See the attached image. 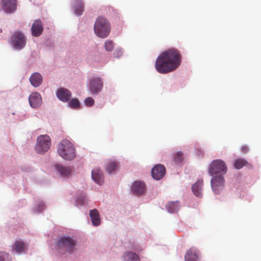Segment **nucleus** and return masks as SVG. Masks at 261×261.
I'll return each mask as SVG.
<instances>
[{"label": "nucleus", "instance_id": "obj_1", "mask_svg": "<svg viewBox=\"0 0 261 261\" xmlns=\"http://www.w3.org/2000/svg\"><path fill=\"white\" fill-rule=\"evenodd\" d=\"M181 55L175 48H170L158 57L155 64L156 70L161 73H167L176 69L181 62Z\"/></svg>", "mask_w": 261, "mask_h": 261}, {"label": "nucleus", "instance_id": "obj_2", "mask_svg": "<svg viewBox=\"0 0 261 261\" xmlns=\"http://www.w3.org/2000/svg\"><path fill=\"white\" fill-rule=\"evenodd\" d=\"M58 152L60 156L68 161L73 160L76 156L73 145L66 139L62 140L58 144Z\"/></svg>", "mask_w": 261, "mask_h": 261}, {"label": "nucleus", "instance_id": "obj_3", "mask_svg": "<svg viewBox=\"0 0 261 261\" xmlns=\"http://www.w3.org/2000/svg\"><path fill=\"white\" fill-rule=\"evenodd\" d=\"M94 30L98 37L106 38L110 32V24L105 17H98L94 23Z\"/></svg>", "mask_w": 261, "mask_h": 261}, {"label": "nucleus", "instance_id": "obj_4", "mask_svg": "<svg viewBox=\"0 0 261 261\" xmlns=\"http://www.w3.org/2000/svg\"><path fill=\"white\" fill-rule=\"evenodd\" d=\"M50 146V137L47 135H42L38 137L35 149L38 153L43 154L49 149Z\"/></svg>", "mask_w": 261, "mask_h": 261}, {"label": "nucleus", "instance_id": "obj_5", "mask_svg": "<svg viewBox=\"0 0 261 261\" xmlns=\"http://www.w3.org/2000/svg\"><path fill=\"white\" fill-rule=\"evenodd\" d=\"M75 245L74 240L68 237L61 238L57 243V246L61 252H68L69 254L73 253Z\"/></svg>", "mask_w": 261, "mask_h": 261}, {"label": "nucleus", "instance_id": "obj_6", "mask_svg": "<svg viewBox=\"0 0 261 261\" xmlns=\"http://www.w3.org/2000/svg\"><path fill=\"white\" fill-rule=\"evenodd\" d=\"M227 168L225 163L221 160L213 161L211 164L208 172L211 175L216 174L224 175L227 172Z\"/></svg>", "mask_w": 261, "mask_h": 261}, {"label": "nucleus", "instance_id": "obj_7", "mask_svg": "<svg viewBox=\"0 0 261 261\" xmlns=\"http://www.w3.org/2000/svg\"><path fill=\"white\" fill-rule=\"evenodd\" d=\"M11 42L15 49H21L25 45V38L20 32H15L11 37Z\"/></svg>", "mask_w": 261, "mask_h": 261}, {"label": "nucleus", "instance_id": "obj_8", "mask_svg": "<svg viewBox=\"0 0 261 261\" xmlns=\"http://www.w3.org/2000/svg\"><path fill=\"white\" fill-rule=\"evenodd\" d=\"M212 190L216 194H219L224 187V178L222 175L213 177L211 180Z\"/></svg>", "mask_w": 261, "mask_h": 261}, {"label": "nucleus", "instance_id": "obj_9", "mask_svg": "<svg viewBox=\"0 0 261 261\" xmlns=\"http://www.w3.org/2000/svg\"><path fill=\"white\" fill-rule=\"evenodd\" d=\"M102 82L99 77H93L90 81L89 88L92 94H98L102 88Z\"/></svg>", "mask_w": 261, "mask_h": 261}, {"label": "nucleus", "instance_id": "obj_10", "mask_svg": "<svg viewBox=\"0 0 261 261\" xmlns=\"http://www.w3.org/2000/svg\"><path fill=\"white\" fill-rule=\"evenodd\" d=\"M151 173L153 178L159 180L162 178L165 174V167L161 164L156 165L152 169Z\"/></svg>", "mask_w": 261, "mask_h": 261}, {"label": "nucleus", "instance_id": "obj_11", "mask_svg": "<svg viewBox=\"0 0 261 261\" xmlns=\"http://www.w3.org/2000/svg\"><path fill=\"white\" fill-rule=\"evenodd\" d=\"M146 190V187L144 182L141 181H135L132 185V191L136 195L143 194Z\"/></svg>", "mask_w": 261, "mask_h": 261}, {"label": "nucleus", "instance_id": "obj_12", "mask_svg": "<svg viewBox=\"0 0 261 261\" xmlns=\"http://www.w3.org/2000/svg\"><path fill=\"white\" fill-rule=\"evenodd\" d=\"M2 8L6 12H12L16 9V0H2Z\"/></svg>", "mask_w": 261, "mask_h": 261}, {"label": "nucleus", "instance_id": "obj_13", "mask_svg": "<svg viewBox=\"0 0 261 261\" xmlns=\"http://www.w3.org/2000/svg\"><path fill=\"white\" fill-rule=\"evenodd\" d=\"M29 103L31 107L37 108L42 103L41 95L38 92L32 93L29 98Z\"/></svg>", "mask_w": 261, "mask_h": 261}, {"label": "nucleus", "instance_id": "obj_14", "mask_svg": "<svg viewBox=\"0 0 261 261\" xmlns=\"http://www.w3.org/2000/svg\"><path fill=\"white\" fill-rule=\"evenodd\" d=\"M43 31L42 22L39 19L36 20L31 28L32 35L35 37H38L42 34Z\"/></svg>", "mask_w": 261, "mask_h": 261}, {"label": "nucleus", "instance_id": "obj_15", "mask_svg": "<svg viewBox=\"0 0 261 261\" xmlns=\"http://www.w3.org/2000/svg\"><path fill=\"white\" fill-rule=\"evenodd\" d=\"M57 96L62 101L66 102L70 99L71 93L67 89L60 88L57 91Z\"/></svg>", "mask_w": 261, "mask_h": 261}, {"label": "nucleus", "instance_id": "obj_16", "mask_svg": "<svg viewBox=\"0 0 261 261\" xmlns=\"http://www.w3.org/2000/svg\"><path fill=\"white\" fill-rule=\"evenodd\" d=\"M203 180H198L192 187V190L194 194L198 197L202 196Z\"/></svg>", "mask_w": 261, "mask_h": 261}, {"label": "nucleus", "instance_id": "obj_17", "mask_svg": "<svg viewBox=\"0 0 261 261\" xmlns=\"http://www.w3.org/2000/svg\"><path fill=\"white\" fill-rule=\"evenodd\" d=\"M92 179L98 185L103 182V176L102 171L98 168L94 169L92 172Z\"/></svg>", "mask_w": 261, "mask_h": 261}, {"label": "nucleus", "instance_id": "obj_18", "mask_svg": "<svg viewBox=\"0 0 261 261\" xmlns=\"http://www.w3.org/2000/svg\"><path fill=\"white\" fill-rule=\"evenodd\" d=\"M56 169L63 177H68L71 172V168L69 167H65L60 165L55 166Z\"/></svg>", "mask_w": 261, "mask_h": 261}, {"label": "nucleus", "instance_id": "obj_19", "mask_svg": "<svg viewBox=\"0 0 261 261\" xmlns=\"http://www.w3.org/2000/svg\"><path fill=\"white\" fill-rule=\"evenodd\" d=\"M30 81L32 86L37 87L40 85L42 81L41 75L38 73H34L30 77Z\"/></svg>", "mask_w": 261, "mask_h": 261}, {"label": "nucleus", "instance_id": "obj_20", "mask_svg": "<svg viewBox=\"0 0 261 261\" xmlns=\"http://www.w3.org/2000/svg\"><path fill=\"white\" fill-rule=\"evenodd\" d=\"M124 261H140L138 254L131 251H126L123 255Z\"/></svg>", "mask_w": 261, "mask_h": 261}, {"label": "nucleus", "instance_id": "obj_21", "mask_svg": "<svg viewBox=\"0 0 261 261\" xmlns=\"http://www.w3.org/2000/svg\"><path fill=\"white\" fill-rule=\"evenodd\" d=\"M197 258L196 251L193 249L188 250L185 256V261H197Z\"/></svg>", "mask_w": 261, "mask_h": 261}, {"label": "nucleus", "instance_id": "obj_22", "mask_svg": "<svg viewBox=\"0 0 261 261\" xmlns=\"http://www.w3.org/2000/svg\"><path fill=\"white\" fill-rule=\"evenodd\" d=\"M75 2V13L78 16L82 14L84 11V4L82 0H74Z\"/></svg>", "mask_w": 261, "mask_h": 261}, {"label": "nucleus", "instance_id": "obj_23", "mask_svg": "<svg viewBox=\"0 0 261 261\" xmlns=\"http://www.w3.org/2000/svg\"><path fill=\"white\" fill-rule=\"evenodd\" d=\"M166 207L169 212H175L179 210V205L178 201H171L166 205Z\"/></svg>", "mask_w": 261, "mask_h": 261}, {"label": "nucleus", "instance_id": "obj_24", "mask_svg": "<svg viewBox=\"0 0 261 261\" xmlns=\"http://www.w3.org/2000/svg\"><path fill=\"white\" fill-rule=\"evenodd\" d=\"M25 249V244L24 243L20 241H17L15 242L14 245V249L15 250L17 253H21L24 251Z\"/></svg>", "mask_w": 261, "mask_h": 261}, {"label": "nucleus", "instance_id": "obj_25", "mask_svg": "<svg viewBox=\"0 0 261 261\" xmlns=\"http://www.w3.org/2000/svg\"><path fill=\"white\" fill-rule=\"evenodd\" d=\"M92 223L94 226H98L100 223V219L99 213H90Z\"/></svg>", "mask_w": 261, "mask_h": 261}, {"label": "nucleus", "instance_id": "obj_26", "mask_svg": "<svg viewBox=\"0 0 261 261\" xmlns=\"http://www.w3.org/2000/svg\"><path fill=\"white\" fill-rule=\"evenodd\" d=\"M248 164L247 161L243 159H237L234 163V167L237 169H240Z\"/></svg>", "mask_w": 261, "mask_h": 261}, {"label": "nucleus", "instance_id": "obj_27", "mask_svg": "<svg viewBox=\"0 0 261 261\" xmlns=\"http://www.w3.org/2000/svg\"><path fill=\"white\" fill-rule=\"evenodd\" d=\"M118 166V163L115 161H111L109 163L107 167V171L111 173L112 172L115 171Z\"/></svg>", "mask_w": 261, "mask_h": 261}, {"label": "nucleus", "instance_id": "obj_28", "mask_svg": "<svg viewBox=\"0 0 261 261\" xmlns=\"http://www.w3.org/2000/svg\"><path fill=\"white\" fill-rule=\"evenodd\" d=\"M184 159V154L181 151H177L173 156V161L176 164L180 163Z\"/></svg>", "mask_w": 261, "mask_h": 261}, {"label": "nucleus", "instance_id": "obj_29", "mask_svg": "<svg viewBox=\"0 0 261 261\" xmlns=\"http://www.w3.org/2000/svg\"><path fill=\"white\" fill-rule=\"evenodd\" d=\"M70 107L76 109L80 107V101L77 98L72 99L68 103Z\"/></svg>", "mask_w": 261, "mask_h": 261}, {"label": "nucleus", "instance_id": "obj_30", "mask_svg": "<svg viewBox=\"0 0 261 261\" xmlns=\"http://www.w3.org/2000/svg\"><path fill=\"white\" fill-rule=\"evenodd\" d=\"M105 49L107 51H111L114 48V44L112 41L107 40L106 41L105 44Z\"/></svg>", "mask_w": 261, "mask_h": 261}, {"label": "nucleus", "instance_id": "obj_31", "mask_svg": "<svg viewBox=\"0 0 261 261\" xmlns=\"http://www.w3.org/2000/svg\"><path fill=\"white\" fill-rule=\"evenodd\" d=\"M0 261H11L9 254L0 252Z\"/></svg>", "mask_w": 261, "mask_h": 261}, {"label": "nucleus", "instance_id": "obj_32", "mask_svg": "<svg viewBox=\"0 0 261 261\" xmlns=\"http://www.w3.org/2000/svg\"><path fill=\"white\" fill-rule=\"evenodd\" d=\"M85 103L87 106L91 107L94 103V100L90 97H88L85 99Z\"/></svg>", "mask_w": 261, "mask_h": 261}, {"label": "nucleus", "instance_id": "obj_33", "mask_svg": "<svg viewBox=\"0 0 261 261\" xmlns=\"http://www.w3.org/2000/svg\"><path fill=\"white\" fill-rule=\"evenodd\" d=\"M86 197L84 195H82L81 198H77L76 200L77 204L83 205L85 202Z\"/></svg>", "mask_w": 261, "mask_h": 261}, {"label": "nucleus", "instance_id": "obj_34", "mask_svg": "<svg viewBox=\"0 0 261 261\" xmlns=\"http://www.w3.org/2000/svg\"><path fill=\"white\" fill-rule=\"evenodd\" d=\"M45 205L42 202H39L37 205V210L38 211H42L45 210Z\"/></svg>", "mask_w": 261, "mask_h": 261}, {"label": "nucleus", "instance_id": "obj_35", "mask_svg": "<svg viewBox=\"0 0 261 261\" xmlns=\"http://www.w3.org/2000/svg\"><path fill=\"white\" fill-rule=\"evenodd\" d=\"M241 150L243 153L245 154V153H247L249 151V147H248V146L243 145L242 146V147L241 148Z\"/></svg>", "mask_w": 261, "mask_h": 261}, {"label": "nucleus", "instance_id": "obj_36", "mask_svg": "<svg viewBox=\"0 0 261 261\" xmlns=\"http://www.w3.org/2000/svg\"><path fill=\"white\" fill-rule=\"evenodd\" d=\"M115 56L117 57H119L122 55V52L121 50H116L114 53Z\"/></svg>", "mask_w": 261, "mask_h": 261}, {"label": "nucleus", "instance_id": "obj_37", "mask_svg": "<svg viewBox=\"0 0 261 261\" xmlns=\"http://www.w3.org/2000/svg\"><path fill=\"white\" fill-rule=\"evenodd\" d=\"M89 212H90V213L98 212V211L96 209H93V210H90Z\"/></svg>", "mask_w": 261, "mask_h": 261}]
</instances>
